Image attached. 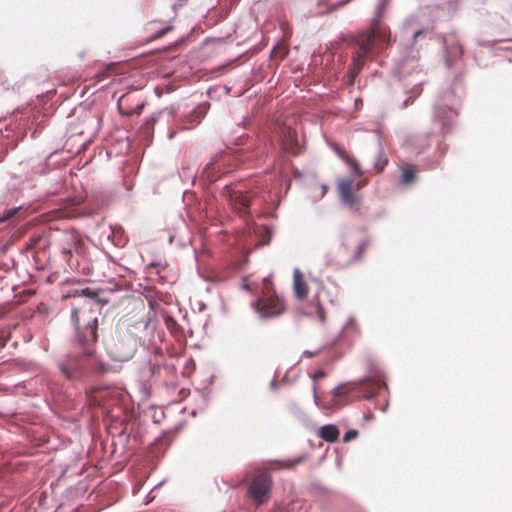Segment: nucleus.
<instances>
[{"instance_id":"obj_1","label":"nucleus","mask_w":512,"mask_h":512,"mask_svg":"<svg viewBox=\"0 0 512 512\" xmlns=\"http://www.w3.org/2000/svg\"><path fill=\"white\" fill-rule=\"evenodd\" d=\"M379 24L380 21L373 20L371 27L367 31L359 33L350 40V44L357 47V50L353 53L352 62L348 70L349 82L351 84L362 70L366 60L372 55L375 41L387 42L389 40V33L386 29L381 28Z\"/></svg>"},{"instance_id":"obj_2","label":"nucleus","mask_w":512,"mask_h":512,"mask_svg":"<svg viewBox=\"0 0 512 512\" xmlns=\"http://www.w3.org/2000/svg\"><path fill=\"white\" fill-rule=\"evenodd\" d=\"M386 384L384 375L377 370L371 376L359 382L339 385L333 392V404L343 406L356 399H370L378 393Z\"/></svg>"},{"instance_id":"obj_3","label":"nucleus","mask_w":512,"mask_h":512,"mask_svg":"<svg viewBox=\"0 0 512 512\" xmlns=\"http://www.w3.org/2000/svg\"><path fill=\"white\" fill-rule=\"evenodd\" d=\"M97 314V311L92 309L89 303L74 308L72 311L71 317L76 329L77 341L84 346L83 354L86 357H90L94 353L93 345L97 341Z\"/></svg>"},{"instance_id":"obj_4","label":"nucleus","mask_w":512,"mask_h":512,"mask_svg":"<svg viewBox=\"0 0 512 512\" xmlns=\"http://www.w3.org/2000/svg\"><path fill=\"white\" fill-rule=\"evenodd\" d=\"M266 291L254 303L256 311L263 318L275 317L285 311V304L282 299L270 288V282L265 280Z\"/></svg>"},{"instance_id":"obj_5","label":"nucleus","mask_w":512,"mask_h":512,"mask_svg":"<svg viewBox=\"0 0 512 512\" xmlns=\"http://www.w3.org/2000/svg\"><path fill=\"white\" fill-rule=\"evenodd\" d=\"M137 337L130 333H119L109 344V353L116 361H128L131 359L137 350Z\"/></svg>"},{"instance_id":"obj_6","label":"nucleus","mask_w":512,"mask_h":512,"mask_svg":"<svg viewBox=\"0 0 512 512\" xmlns=\"http://www.w3.org/2000/svg\"><path fill=\"white\" fill-rule=\"evenodd\" d=\"M271 487L272 479L269 473L259 471L252 478L247 489V495L256 506H260L270 498Z\"/></svg>"},{"instance_id":"obj_7","label":"nucleus","mask_w":512,"mask_h":512,"mask_svg":"<svg viewBox=\"0 0 512 512\" xmlns=\"http://www.w3.org/2000/svg\"><path fill=\"white\" fill-rule=\"evenodd\" d=\"M354 180L352 179H339L337 182V189L341 202L349 209L354 211L360 210V199L353 193Z\"/></svg>"},{"instance_id":"obj_8","label":"nucleus","mask_w":512,"mask_h":512,"mask_svg":"<svg viewBox=\"0 0 512 512\" xmlns=\"http://www.w3.org/2000/svg\"><path fill=\"white\" fill-rule=\"evenodd\" d=\"M61 252L64 259L69 263L73 254L81 255L83 253V241L82 239L74 234L67 233L61 240Z\"/></svg>"},{"instance_id":"obj_9","label":"nucleus","mask_w":512,"mask_h":512,"mask_svg":"<svg viewBox=\"0 0 512 512\" xmlns=\"http://www.w3.org/2000/svg\"><path fill=\"white\" fill-rule=\"evenodd\" d=\"M225 196L227 197L230 205L242 215L249 214V209L251 205V196L247 193H243L241 191H236L226 188Z\"/></svg>"},{"instance_id":"obj_10","label":"nucleus","mask_w":512,"mask_h":512,"mask_svg":"<svg viewBox=\"0 0 512 512\" xmlns=\"http://www.w3.org/2000/svg\"><path fill=\"white\" fill-rule=\"evenodd\" d=\"M134 103V95L132 94H125L120 97L117 103L118 110L120 114L125 116H133V115H140L142 112V109L145 106V102L141 101L136 103V105L133 107L132 104Z\"/></svg>"},{"instance_id":"obj_11","label":"nucleus","mask_w":512,"mask_h":512,"mask_svg":"<svg viewBox=\"0 0 512 512\" xmlns=\"http://www.w3.org/2000/svg\"><path fill=\"white\" fill-rule=\"evenodd\" d=\"M83 360L76 356L69 357L66 362L61 363L59 368L61 374L68 380L75 379L83 368Z\"/></svg>"},{"instance_id":"obj_12","label":"nucleus","mask_w":512,"mask_h":512,"mask_svg":"<svg viewBox=\"0 0 512 512\" xmlns=\"http://www.w3.org/2000/svg\"><path fill=\"white\" fill-rule=\"evenodd\" d=\"M446 47V61L450 66L453 62L461 58L463 54L462 45L455 37H448L445 39Z\"/></svg>"},{"instance_id":"obj_13","label":"nucleus","mask_w":512,"mask_h":512,"mask_svg":"<svg viewBox=\"0 0 512 512\" xmlns=\"http://www.w3.org/2000/svg\"><path fill=\"white\" fill-rule=\"evenodd\" d=\"M293 288L297 299L304 300L308 295V285L304 280L303 274L296 269L293 274Z\"/></svg>"},{"instance_id":"obj_14","label":"nucleus","mask_w":512,"mask_h":512,"mask_svg":"<svg viewBox=\"0 0 512 512\" xmlns=\"http://www.w3.org/2000/svg\"><path fill=\"white\" fill-rule=\"evenodd\" d=\"M334 151L342 160L346 162V164L350 167V170L354 173L355 176L360 177L363 175V171L361 170L358 162L354 158H352L344 148L335 145Z\"/></svg>"},{"instance_id":"obj_15","label":"nucleus","mask_w":512,"mask_h":512,"mask_svg":"<svg viewBox=\"0 0 512 512\" xmlns=\"http://www.w3.org/2000/svg\"><path fill=\"white\" fill-rule=\"evenodd\" d=\"M339 434V429L333 424L322 426L318 433L319 437L330 443L335 442L338 439Z\"/></svg>"},{"instance_id":"obj_16","label":"nucleus","mask_w":512,"mask_h":512,"mask_svg":"<svg viewBox=\"0 0 512 512\" xmlns=\"http://www.w3.org/2000/svg\"><path fill=\"white\" fill-rule=\"evenodd\" d=\"M324 292V288L320 287L319 291L316 293V295L313 297V299L310 301L311 305L315 307V313L317 314V317L323 322L326 319V313L323 306V303L320 299V293Z\"/></svg>"},{"instance_id":"obj_17","label":"nucleus","mask_w":512,"mask_h":512,"mask_svg":"<svg viewBox=\"0 0 512 512\" xmlns=\"http://www.w3.org/2000/svg\"><path fill=\"white\" fill-rule=\"evenodd\" d=\"M388 164V158L386 157L383 149H381L374 160V168L378 173L382 172Z\"/></svg>"},{"instance_id":"obj_18","label":"nucleus","mask_w":512,"mask_h":512,"mask_svg":"<svg viewBox=\"0 0 512 512\" xmlns=\"http://www.w3.org/2000/svg\"><path fill=\"white\" fill-rule=\"evenodd\" d=\"M391 0H379L374 21H381L384 16L386 8L389 6Z\"/></svg>"},{"instance_id":"obj_19","label":"nucleus","mask_w":512,"mask_h":512,"mask_svg":"<svg viewBox=\"0 0 512 512\" xmlns=\"http://www.w3.org/2000/svg\"><path fill=\"white\" fill-rule=\"evenodd\" d=\"M416 178L415 172L412 169L406 168L401 175V182L405 185L411 184Z\"/></svg>"},{"instance_id":"obj_20","label":"nucleus","mask_w":512,"mask_h":512,"mask_svg":"<svg viewBox=\"0 0 512 512\" xmlns=\"http://www.w3.org/2000/svg\"><path fill=\"white\" fill-rule=\"evenodd\" d=\"M368 246H369V242L367 240L362 241L356 249V252L354 255V260H357V261L361 260L364 253L366 252Z\"/></svg>"},{"instance_id":"obj_21","label":"nucleus","mask_w":512,"mask_h":512,"mask_svg":"<svg viewBox=\"0 0 512 512\" xmlns=\"http://www.w3.org/2000/svg\"><path fill=\"white\" fill-rule=\"evenodd\" d=\"M20 207H14L11 209L6 210L1 216H0V223L6 222L10 219H12L19 211Z\"/></svg>"},{"instance_id":"obj_22","label":"nucleus","mask_w":512,"mask_h":512,"mask_svg":"<svg viewBox=\"0 0 512 512\" xmlns=\"http://www.w3.org/2000/svg\"><path fill=\"white\" fill-rule=\"evenodd\" d=\"M326 376V373L323 371V370H318L316 371L313 375H312V379L314 381V384H313V392H314V397L316 398V394H317V385H316V381L319 380V379H322Z\"/></svg>"},{"instance_id":"obj_23","label":"nucleus","mask_w":512,"mask_h":512,"mask_svg":"<svg viewBox=\"0 0 512 512\" xmlns=\"http://www.w3.org/2000/svg\"><path fill=\"white\" fill-rule=\"evenodd\" d=\"M162 366V362L158 359H155L154 362L149 363V372L151 376H154L155 374L159 373Z\"/></svg>"},{"instance_id":"obj_24","label":"nucleus","mask_w":512,"mask_h":512,"mask_svg":"<svg viewBox=\"0 0 512 512\" xmlns=\"http://www.w3.org/2000/svg\"><path fill=\"white\" fill-rule=\"evenodd\" d=\"M358 431L357 430H349L344 434L343 441L345 443L355 439L358 437Z\"/></svg>"},{"instance_id":"obj_25","label":"nucleus","mask_w":512,"mask_h":512,"mask_svg":"<svg viewBox=\"0 0 512 512\" xmlns=\"http://www.w3.org/2000/svg\"><path fill=\"white\" fill-rule=\"evenodd\" d=\"M111 68L112 67L109 66L106 69H104L103 71L97 73L96 74L97 81H102V80L106 79L107 76L109 75V71H110Z\"/></svg>"},{"instance_id":"obj_26","label":"nucleus","mask_w":512,"mask_h":512,"mask_svg":"<svg viewBox=\"0 0 512 512\" xmlns=\"http://www.w3.org/2000/svg\"><path fill=\"white\" fill-rule=\"evenodd\" d=\"M82 294L86 295V296H88L90 298H94V297L97 296V293L92 291V290H90L89 288H86V289L82 290Z\"/></svg>"},{"instance_id":"obj_27","label":"nucleus","mask_w":512,"mask_h":512,"mask_svg":"<svg viewBox=\"0 0 512 512\" xmlns=\"http://www.w3.org/2000/svg\"><path fill=\"white\" fill-rule=\"evenodd\" d=\"M440 113H447V114H449L450 116L455 114V113H454L451 109H449V108H441V109H439V110L437 111V116H439V115H440Z\"/></svg>"},{"instance_id":"obj_28","label":"nucleus","mask_w":512,"mask_h":512,"mask_svg":"<svg viewBox=\"0 0 512 512\" xmlns=\"http://www.w3.org/2000/svg\"><path fill=\"white\" fill-rule=\"evenodd\" d=\"M269 512H285V509L281 505L276 504L271 508Z\"/></svg>"},{"instance_id":"obj_29","label":"nucleus","mask_w":512,"mask_h":512,"mask_svg":"<svg viewBox=\"0 0 512 512\" xmlns=\"http://www.w3.org/2000/svg\"><path fill=\"white\" fill-rule=\"evenodd\" d=\"M285 131L287 132V136H288L289 140L292 141L295 137V132L293 130H291L290 128L285 129Z\"/></svg>"},{"instance_id":"obj_30","label":"nucleus","mask_w":512,"mask_h":512,"mask_svg":"<svg viewBox=\"0 0 512 512\" xmlns=\"http://www.w3.org/2000/svg\"><path fill=\"white\" fill-rule=\"evenodd\" d=\"M283 145L285 150H288L291 153H295V149L292 146H288L287 143H284Z\"/></svg>"},{"instance_id":"obj_31","label":"nucleus","mask_w":512,"mask_h":512,"mask_svg":"<svg viewBox=\"0 0 512 512\" xmlns=\"http://www.w3.org/2000/svg\"><path fill=\"white\" fill-rule=\"evenodd\" d=\"M170 28H165L163 30H161L159 33H158V37H161L165 34L166 31H168Z\"/></svg>"},{"instance_id":"obj_32","label":"nucleus","mask_w":512,"mask_h":512,"mask_svg":"<svg viewBox=\"0 0 512 512\" xmlns=\"http://www.w3.org/2000/svg\"><path fill=\"white\" fill-rule=\"evenodd\" d=\"M156 357H159V358L163 359V355H162L160 349H156Z\"/></svg>"},{"instance_id":"obj_33","label":"nucleus","mask_w":512,"mask_h":512,"mask_svg":"<svg viewBox=\"0 0 512 512\" xmlns=\"http://www.w3.org/2000/svg\"><path fill=\"white\" fill-rule=\"evenodd\" d=\"M299 462H300L299 460H296V461H294V462H291V463H289V465H287V467H292L293 465H295V464H297V463H299Z\"/></svg>"},{"instance_id":"obj_34","label":"nucleus","mask_w":512,"mask_h":512,"mask_svg":"<svg viewBox=\"0 0 512 512\" xmlns=\"http://www.w3.org/2000/svg\"><path fill=\"white\" fill-rule=\"evenodd\" d=\"M37 241H40V238H36L32 241L31 243V246H34L36 244Z\"/></svg>"},{"instance_id":"obj_35","label":"nucleus","mask_w":512,"mask_h":512,"mask_svg":"<svg viewBox=\"0 0 512 512\" xmlns=\"http://www.w3.org/2000/svg\"><path fill=\"white\" fill-rule=\"evenodd\" d=\"M422 32L421 31H417L414 33V38H417Z\"/></svg>"}]
</instances>
